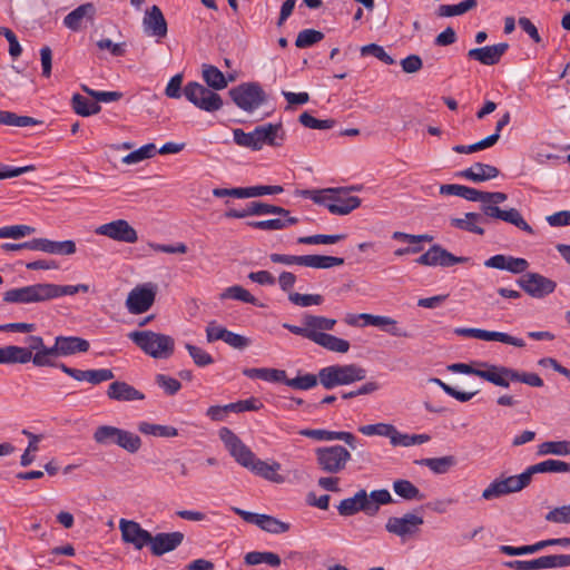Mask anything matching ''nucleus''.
Returning <instances> with one entry per match:
<instances>
[{
  "label": "nucleus",
  "mask_w": 570,
  "mask_h": 570,
  "mask_svg": "<svg viewBox=\"0 0 570 570\" xmlns=\"http://www.w3.org/2000/svg\"><path fill=\"white\" fill-rule=\"evenodd\" d=\"M367 372L358 364H334L322 367L318 373L298 374L294 379L285 380V384L294 390L307 391L315 387L318 382L325 390L336 386L350 385L366 379Z\"/></svg>",
  "instance_id": "obj_1"
},
{
  "label": "nucleus",
  "mask_w": 570,
  "mask_h": 570,
  "mask_svg": "<svg viewBox=\"0 0 570 570\" xmlns=\"http://www.w3.org/2000/svg\"><path fill=\"white\" fill-rule=\"evenodd\" d=\"M570 463L549 459L528 466L521 474L493 480L482 492V499L490 501L503 495L519 492L527 488L537 473H567Z\"/></svg>",
  "instance_id": "obj_2"
},
{
  "label": "nucleus",
  "mask_w": 570,
  "mask_h": 570,
  "mask_svg": "<svg viewBox=\"0 0 570 570\" xmlns=\"http://www.w3.org/2000/svg\"><path fill=\"white\" fill-rule=\"evenodd\" d=\"M302 195L315 204L325 206L334 215H347L361 206V199L351 196L345 188L303 190Z\"/></svg>",
  "instance_id": "obj_3"
},
{
  "label": "nucleus",
  "mask_w": 570,
  "mask_h": 570,
  "mask_svg": "<svg viewBox=\"0 0 570 570\" xmlns=\"http://www.w3.org/2000/svg\"><path fill=\"white\" fill-rule=\"evenodd\" d=\"M507 198V194L501 191H482L480 203L481 210L484 214V216L489 218L503 220L525 232L529 235H533V228L525 222V219L518 209L510 208L505 210L498 207V204L505 202Z\"/></svg>",
  "instance_id": "obj_4"
},
{
  "label": "nucleus",
  "mask_w": 570,
  "mask_h": 570,
  "mask_svg": "<svg viewBox=\"0 0 570 570\" xmlns=\"http://www.w3.org/2000/svg\"><path fill=\"white\" fill-rule=\"evenodd\" d=\"M92 439L99 445H118L128 453L138 452L142 444L138 434L112 425H99L95 430Z\"/></svg>",
  "instance_id": "obj_5"
},
{
  "label": "nucleus",
  "mask_w": 570,
  "mask_h": 570,
  "mask_svg": "<svg viewBox=\"0 0 570 570\" xmlns=\"http://www.w3.org/2000/svg\"><path fill=\"white\" fill-rule=\"evenodd\" d=\"M128 337L147 355L154 358H167L174 352V338L153 331H135Z\"/></svg>",
  "instance_id": "obj_6"
},
{
  "label": "nucleus",
  "mask_w": 570,
  "mask_h": 570,
  "mask_svg": "<svg viewBox=\"0 0 570 570\" xmlns=\"http://www.w3.org/2000/svg\"><path fill=\"white\" fill-rule=\"evenodd\" d=\"M315 455L318 468L328 474L341 473L352 458L350 451L342 445L318 448Z\"/></svg>",
  "instance_id": "obj_7"
},
{
  "label": "nucleus",
  "mask_w": 570,
  "mask_h": 570,
  "mask_svg": "<svg viewBox=\"0 0 570 570\" xmlns=\"http://www.w3.org/2000/svg\"><path fill=\"white\" fill-rule=\"evenodd\" d=\"M234 104L244 111H254L266 100V94L257 82H244L229 90Z\"/></svg>",
  "instance_id": "obj_8"
},
{
  "label": "nucleus",
  "mask_w": 570,
  "mask_h": 570,
  "mask_svg": "<svg viewBox=\"0 0 570 570\" xmlns=\"http://www.w3.org/2000/svg\"><path fill=\"white\" fill-rule=\"evenodd\" d=\"M269 259L276 264H284L287 266L299 265L312 268L327 269L344 264V258L325 255H286L273 253L269 255Z\"/></svg>",
  "instance_id": "obj_9"
},
{
  "label": "nucleus",
  "mask_w": 570,
  "mask_h": 570,
  "mask_svg": "<svg viewBox=\"0 0 570 570\" xmlns=\"http://www.w3.org/2000/svg\"><path fill=\"white\" fill-rule=\"evenodd\" d=\"M183 92L188 101L204 111L214 112L223 107L222 97L199 82H188Z\"/></svg>",
  "instance_id": "obj_10"
},
{
  "label": "nucleus",
  "mask_w": 570,
  "mask_h": 570,
  "mask_svg": "<svg viewBox=\"0 0 570 570\" xmlns=\"http://www.w3.org/2000/svg\"><path fill=\"white\" fill-rule=\"evenodd\" d=\"M219 438L235 461L242 466L249 469L256 459L253 451L228 428L219 430Z\"/></svg>",
  "instance_id": "obj_11"
},
{
  "label": "nucleus",
  "mask_w": 570,
  "mask_h": 570,
  "mask_svg": "<svg viewBox=\"0 0 570 570\" xmlns=\"http://www.w3.org/2000/svg\"><path fill=\"white\" fill-rule=\"evenodd\" d=\"M514 570H539L570 567V554H549L533 560H513L503 563Z\"/></svg>",
  "instance_id": "obj_12"
},
{
  "label": "nucleus",
  "mask_w": 570,
  "mask_h": 570,
  "mask_svg": "<svg viewBox=\"0 0 570 570\" xmlns=\"http://www.w3.org/2000/svg\"><path fill=\"white\" fill-rule=\"evenodd\" d=\"M156 297V285L147 283L132 288L126 299V307L131 314L147 312L154 304Z\"/></svg>",
  "instance_id": "obj_13"
},
{
  "label": "nucleus",
  "mask_w": 570,
  "mask_h": 570,
  "mask_svg": "<svg viewBox=\"0 0 570 570\" xmlns=\"http://www.w3.org/2000/svg\"><path fill=\"white\" fill-rule=\"evenodd\" d=\"M448 370L453 373L475 375L492 383L493 385L503 383L498 375L499 365L490 364L488 362H474L472 364L453 363L448 366Z\"/></svg>",
  "instance_id": "obj_14"
},
{
  "label": "nucleus",
  "mask_w": 570,
  "mask_h": 570,
  "mask_svg": "<svg viewBox=\"0 0 570 570\" xmlns=\"http://www.w3.org/2000/svg\"><path fill=\"white\" fill-rule=\"evenodd\" d=\"M517 284L531 297L543 298L554 292L557 283L539 273L522 275Z\"/></svg>",
  "instance_id": "obj_15"
},
{
  "label": "nucleus",
  "mask_w": 570,
  "mask_h": 570,
  "mask_svg": "<svg viewBox=\"0 0 570 570\" xmlns=\"http://www.w3.org/2000/svg\"><path fill=\"white\" fill-rule=\"evenodd\" d=\"M469 261L470 257L455 256L440 245L431 246L428 252L415 259L419 265L441 267H451Z\"/></svg>",
  "instance_id": "obj_16"
},
{
  "label": "nucleus",
  "mask_w": 570,
  "mask_h": 570,
  "mask_svg": "<svg viewBox=\"0 0 570 570\" xmlns=\"http://www.w3.org/2000/svg\"><path fill=\"white\" fill-rule=\"evenodd\" d=\"M233 511L239 515L245 522L252 523L261 528L262 530L273 533L279 534L285 533L289 530L291 525L286 522H283L275 517L268 514H259L249 511H245L240 508H233Z\"/></svg>",
  "instance_id": "obj_17"
},
{
  "label": "nucleus",
  "mask_w": 570,
  "mask_h": 570,
  "mask_svg": "<svg viewBox=\"0 0 570 570\" xmlns=\"http://www.w3.org/2000/svg\"><path fill=\"white\" fill-rule=\"evenodd\" d=\"M119 530L121 540L125 543L131 544L136 550H141L150 546L153 534L145 530L140 523L134 520L120 519Z\"/></svg>",
  "instance_id": "obj_18"
},
{
  "label": "nucleus",
  "mask_w": 570,
  "mask_h": 570,
  "mask_svg": "<svg viewBox=\"0 0 570 570\" xmlns=\"http://www.w3.org/2000/svg\"><path fill=\"white\" fill-rule=\"evenodd\" d=\"M96 234L109 237L117 242L136 243L138 240L137 232L125 219H117L110 223L100 225L96 228Z\"/></svg>",
  "instance_id": "obj_19"
},
{
  "label": "nucleus",
  "mask_w": 570,
  "mask_h": 570,
  "mask_svg": "<svg viewBox=\"0 0 570 570\" xmlns=\"http://www.w3.org/2000/svg\"><path fill=\"white\" fill-rule=\"evenodd\" d=\"M3 301L18 304L46 302L45 283L9 289L3 294Z\"/></svg>",
  "instance_id": "obj_20"
},
{
  "label": "nucleus",
  "mask_w": 570,
  "mask_h": 570,
  "mask_svg": "<svg viewBox=\"0 0 570 570\" xmlns=\"http://www.w3.org/2000/svg\"><path fill=\"white\" fill-rule=\"evenodd\" d=\"M375 505L368 502V494L366 490L357 491L353 497L343 499L337 505V511L342 517H351L360 511L367 515L375 514Z\"/></svg>",
  "instance_id": "obj_21"
},
{
  "label": "nucleus",
  "mask_w": 570,
  "mask_h": 570,
  "mask_svg": "<svg viewBox=\"0 0 570 570\" xmlns=\"http://www.w3.org/2000/svg\"><path fill=\"white\" fill-rule=\"evenodd\" d=\"M57 367L76 381L88 382L92 385H98L115 377L114 372L109 368L78 370L69 367L65 363H59Z\"/></svg>",
  "instance_id": "obj_22"
},
{
  "label": "nucleus",
  "mask_w": 570,
  "mask_h": 570,
  "mask_svg": "<svg viewBox=\"0 0 570 570\" xmlns=\"http://www.w3.org/2000/svg\"><path fill=\"white\" fill-rule=\"evenodd\" d=\"M423 522L422 517L413 513H406L401 518L391 517L385 524V529L390 533L405 538L406 535L414 534Z\"/></svg>",
  "instance_id": "obj_23"
},
{
  "label": "nucleus",
  "mask_w": 570,
  "mask_h": 570,
  "mask_svg": "<svg viewBox=\"0 0 570 570\" xmlns=\"http://www.w3.org/2000/svg\"><path fill=\"white\" fill-rule=\"evenodd\" d=\"M551 546L569 548L570 547V538L563 537V538H557V539H547V540L538 541L533 544L521 546V547L500 546L499 551L507 556H524V554H532V553L539 552V551H541L548 547H551Z\"/></svg>",
  "instance_id": "obj_24"
},
{
  "label": "nucleus",
  "mask_w": 570,
  "mask_h": 570,
  "mask_svg": "<svg viewBox=\"0 0 570 570\" xmlns=\"http://www.w3.org/2000/svg\"><path fill=\"white\" fill-rule=\"evenodd\" d=\"M184 538V533L179 531L159 532L155 535H151L149 546L150 552L156 557L171 552L183 543Z\"/></svg>",
  "instance_id": "obj_25"
},
{
  "label": "nucleus",
  "mask_w": 570,
  "mask_h": 570,
  "mask_svg": "<svg viewBox=\"0 0 570 570\" xmlns=\"http://www.w3.org/2000/svg\"><path fill=\"white\" fill-rule=\"evenodd\" d=\"M498 375L503 383L497 384L495 386L504 389H508L511 382H520L533 387L543 386V380L535 373L519 372L514 368L499 365Z\"/></svg>",
  "instance_id": "obj_26"
},
{
  "label": "nucleus",
  "mask_w": 570,
  "mask_h": 570,
  "mask_svg": "<svg viewBox=\"0 0 570 570\" xmlns=\"http://www.w3.org/2000/svg\"><path fill=\"white\" fill-rule=\"evenodd\" d=\"M142 28L146 35L165 38L167 35V21L158 6H153L146 10L142 19Z\"/></svg>",
  "instance_id": "obj_27"
},
{
  "label": "nucleus",
  "mask_w": 570,
  "mask_h": 570,
  "mask_svg": "<svg viewBox=\"0 0 570 570\" xmlns=\"http://www.w3.org/2000/svg\"><path fill=\"white\" fill-rule=\"evenodd\" d=\"M508 48L509 46L505 42L481 48H473L468 51V57L470 59L480 61L482 65L493 66L500 61L501 57L505 53Z\"/></svg>",
  "instance_id": "obj_28"
},
{
  "label": "nucleus",
  "mask_w": 570,
  "mask_h": 570,
  "mask_svg": "<svg viewBox=\"0 0 570 570\" xmlns=\"http://www.w3.org/2000/svg\"><path fill=\"white\" fill-rule=\"evenodd\" d=\"M255 135L258 137L261 149L264 145L279 147L285 140V130L282 122L257 126Z\"/></svg>",
  "instance_id": "obj_29"
},
{
  "label": "nucleus",
  "mask_w": 570,
  "mask_h": 570,
  "mask_svg": "<svg viewBox=\"0 0 570 570\" xmlns=\"http://www.w3.org/2000/svg\"><path fill=\"white\" fill-rule=\"evenodd\" d=\"M53 346L58 356H69L88 352L90 344L87 340L78 336H57Z\"/></svg>",
  "instance_id": "obj_30"
},
{
  "label": "nucleus",
  "mask_w": 570,
  "mask_h": 570,
  "mask_svg": "<svg viewBox=\"0 0 570 570\" xmlns=\"http://www.w3.org/2000/svg\"><path fill=\"white\" fill-rule=\"evenodd\" d=\"M499 174V169L492 165L475 163L471 167L459 171L456 176L473 183H482L498 177Z\"/></svg>",
  "instance_id": "obj_31"
},
{
  "label": "nucleus",
  "mask_w": 570,
  "mask_h": 570,
  "mask_svg": "<svg viewBox=\"0 0 570 570\" xmlns=\"http://www.w3.org/2000/svg\"><path fill=\"white\" fill-rule=\"evenodd\" d=\"M107 395L109 399L116 401H140L145 399V395L140 391L120 381L112 382L109 385Z\"/></svg>",
  "instance_id": "obj_32"
},
{
  "label": "nucleus",
  "mask_w": 570,
  "mask_h": 570,
  "mask_svg": "<svg viewBox=\"0 0 570 570\" xmlns=\"http://www.w3.org/2000/svg\"><path fill=\"white\" fill-rule=\"evenodd\" d=\"M36 250L53 255H72L76 253V243L73 240H50L48 238H37Z\"/></svg>",
  "instance_id": "obj_33"
},
{
  "label": "nucleus",
  "mask_w": 570,
  "mask_h": 570,
  "mask_svg": "<svg viewBox=\"0 0 570 570\" xmlns=\"http://www.w3.org/2000/svg\"><path fill=\"white\" fill-rule=\"evenodd\" d=\"M95 13L96 8L92 3L81 4L65 17L63 24L72 31H78L81 28L82 20H92Z\"/></svg>",
  "instance_id": "obj_34"
},
{
  "label": "nucleus",
  "mask_w": 570,
  "mask_h": 570,
  "mask_svg": "<svg viewBox=\"0 0 570 570\" xmlns=\"http://www.w3.org/2000/svg\"><path fill=\"white\" fill-rule=\"evenodd\" d=\"M483 223H485L484 214L479 213H465L463 218H451L450 220L451 226L478 235L484 234V229L481 227Z\"/></svg>",
  "instance_id": "obj_35"
},
{
  "label": "nucleus",
  "mask_w": 570,
  "mask_h": 570,
  "mask_svg": "<svg viewBox=\"0 0 570 570\" xmlns=\"http://www.w3.org/2000/svg\"><path fill=\"white\" fill-rule=\"evenodd\" d=\"M31 360V352L24 347L8 345L0 347V364H26Z\"/></svg>",
  "instance_id": "obj_36"
},
{
  "label": "nucleus",
  "mask_w": 570,
  "mask_h": 570,
  "mask_svg": "<svg viewBox=\"0 0 570 570\" xmlns=\"http://www.w3.org/2000/svg\"><path fill=\"white\" fill-rule=\"evenodd\" d=\"M243 374L248 379H258L265 382L285 384L286 372L284 370L269 368V367H252L244 368Z\"/></svg>",
  "instance_id": "obj_37"
},
{
  "label": "nucleus",
  "mask_w": 570,
  "mask_h": 570,
  "mask_svg": "<svg viewBox=\"0 0 570 570\" xmlns=\"http://www.w3.org/2000/svg\"><path fill=\"white\" fill-rule=\"evenodd\" d=\"M298 223L296 217L287 215V217L278 216L277 218L266 220H252L247 225L254 229L261 230H281Z\"/></svg>",
  "instance_id": "obj_38"
},
{
  "label": "nucleus",
  "mask_w": 570,
  "mask_h": 570,
  "mask_svg": "<svg viewBox=\"0 0 570 570\" xmlns=\"http://www.w3.org/2000/svg\"><path fill=\"white\" fill-rule=\"evenodd\" d=\"M440 194L462 197L470 202H480L482 191L472 187L458 184H445L440 186Z\"/></svg>",
  "instance_id": "obj_39"
},
{
  "label": "nucleus",
  "mask_w": 570,
  "mask_h": 570,
  "mask_svg": "<svg viewBox=\"0 0 570 570\" xmlns=\"http://www.w3.org/2000/svg\"><path fill=\"white\" fill-rule=\"evenodd\" d=\"M202 75L207 88L209 89L222 90L228 85L226 76L213 65L204 63L202 67Z\"/></svg>",
  "instance_id": "obj_40"
},
{
  "label": "nucleus",
  "mask_w": 570,
  "mask_h": 570,
  "mask_svg": "<svg viewBox=\"0 0 570 570\" xmlns=\"http://www.w3.org/2000/svg\"><path fill=\"white\" fill-rule=\"evenodd\" d=\"M313 342L331 352L347 353L350 342L332 334H315Z\"/></svg>",
  "instance_id": "obj_41"
},
{
  "label": "nucleus",
  "mask_w": 570,
  "mask_h": 570,
  "mask_svg": "<svg viewBox=\"0 0 570 570\" xmlns=\"http://www.w3.org/2000/svg\"><path fill=\"white\" fill-rule=\"evenodd\" d=\"M279 469V463L274 462L273 464H268L256 458L248 470L266 480L282 482V476L277 474Z\"/></svg>",
  "instance_id": "obj_42"
},
{
  "label": "nucleus",
  "mask_w": 570,
  "mask_h": 570,
  "mask_svg": "<svg viewBox=\"0 0 570 570\" xmlns=\"http://www.w3.org/2000/svg\"><path fill=\"white\" fill-rule=\"evenodd\" d=\"M302 321L304 325H307L308 331L314 334H325L324 331H332L336 324L334 318L311 314H305Z\"/></svg>",
  "instance_id": "obj_43"
},
{
  "label": "nucleus",
  "mask_w": 570,
  "mask_h": 570,
  "mask_svg": "<svg viewBox=\"0 0 570 570\" xmlns=\"http://www.w3.org/2000/svg\"><path fill=\"white\" fill-rule=\"evenodd\" d=\"M71 106L75 112L82 117L96 115L101 110V107L97 101H92L79 94H75L72 96Z\"/></svg>",
  "instance_id": "obj_44"
},
{
  "label": "nucleus",
  "mask_w": 570,
  "mask_h": 570,
  "mask_svg": "<svg viewBox=\"0 0 570 570\" xmlns=\"http://www.w3.org/2000/svg\"><path fill=\"white\" fill-rule=\"evenodd\" d=\"M417 464L429 468L435 474H444L455 465L456 461L453 456L426 458L416 461Z\"/></svg>",
  "instance_id": "obj_45"
},
{
  "label": "nucleus",
  "mask_w": 570,
  "mask_h": 570,
  "mask_svg": "<svg viewBox=\"0 0 570 570\" xmlns=\"http://www.w3.org/2000/svg\"><path fill=\"white\" fill-rule=\"evenodd\" d=\"M138 431L158 438H175L178 435V430L171 425L154 424L146 421L138 423Z\"/></svg>",
  "instance_id": "obj_46"
},
{
  "label": "nucleus",
  "mask_w": 570,
  "mask_h": 570,
  "mask_svg": "<svg viewBox=\"0 0 570 570\" xmlns=\"http://www.w3.org/2000/svg\"><path fill=\"white\" fill-rule=\"evenodd\" d=\"M394 492L404 500L412 501L417 500L421 501L424 499V494L421 493L419 488H416L409 480L400 479L393 482Z\"/></svg>",
  "instance_id": "obj_47"
},
{
  "label": "nucleus",
  "mask_w": 570,
  "mask_h": 570,
  "mask_svg": "<svg viewBox=\"0 0 570 570\" xmlns=\"http://www.w3.org/2000/svg\"><path fill=\"white\" fill-rule=\"evenodd\" d=\"M476 0H463L456 4H441L438 9L439 17H454L461 16L465 12L476 8Z\"/></svg>",
  "instance_id": "obj_48"
},
{
  "label": "nucleus",
  "mask_w": 570,
  "mask_h": 570,
  "mask_svg": "<svg viewBox=\"0 0 570 570\" xmlns=\"http://www.w3.org/2000/svg\"><path fill=\"white\" fill-rule=\"evenodd\" d=\"M245 563L248 566H257L261 563H267L271 567H278L281 564V558L278 554L269 551H252L246 553Z\"/></svg>",
  "instance_id": "obj_49"
},
{
  "label": "nucleus",
  "mask_w": 570,
  "mask_h": 570,
  "mask_svg": "<svg viewBox=\"0 0 570 570\" xmlns=\"http://www.w3.org/2000/svg\"><path fill=\"white\" fill-rule=\"evenodd\" d=\"M249 216H262V215H277L287 217L289 212L281 206L266 204L263 202H250L247 204Z\"/></svg>",
  "instance_id": "obj_50"
},
{
  "label": "nucleus",
  "mask_w": 570,
  "mask_h": 570,
  "mask_svg": "<svg viewBox=\"0 0 570 570\" xmlns=\"http://www.w3.org/2000/svg\"><path fill=\"white\" fill-rule=\"evenodd\" d=\"M479 340L489 341V342L490 341L501 342V343L509 344V345H512L515 347H524L525 346V342L522 338L511 336L508 333L487 331V330H482V328L480 331Z\"/></svg>",
  "instance_id": "obj_51"
},
{
  "label": "nucleus",
  "mask_w": 570,
  "mask_h": 570,
  "mask_svg": "<svg viewBox=\"0 0 570 570\" xmlns=\"http://www.w3.org/2000/svg\"><path fill=\"white\" fill-rule=\"evenodd\" d=\"M540 455H570V441H547L538 446Z\"/></svg>",
  "instance_id": "obj_52"
},
{
  "label": "nucleus",
  "mask_w": 570,
  "mask_h": 570,
  "mask_svg": "<svg viewBox=\"0 0 570 570\" xmlns=\"http://www.w3.org/2000/svg\"><path fill=\"white\" fill-rule=\"evenodd\" d=\"M428 434H406L395 430L394 436H392V445L394 446H412L416 444H423L430 441Z\"/></svg>",
  "instance_id": "obj_53"
},
{
  "label": "nucleus",
  "mask_w": 570,
  "mask_h": 570,
  "mask_svg": "<svg viewBox=\"0 0 570 570\" xmlns=\"http://www.w3.org/2000/svg\"><path fill=\"white\" fill-rule=\"evenodd\" d=\"M376 327H380L384 332L389 333L393 336L399 337H410L411 335L403 328L397 325V322L390 316H376Z\"/></svg>",
  "instance_id": "obj_54"
},
{
  "label": "nucleus",
  "mask_w": 570,
  "mask_h": 570,
  "mask_svg": "<svg viewBox=\"0 0 570 570\" xmlns=\"http://www.w3.org/2000/svg\"><path fill=\"white\" fill-rule=\"evenodd\" d=\"M223 299L232 298L244 303L257 305V298L239 285L227 287L220 295Z\"/></svg>",
  "instance_id": "obj_55"
},
{
  "label": "nucleus",
  "mask_w": 570,
  "mask_h": 570,
  "mask_svg": "<svg viewBox=\"0 0 570 570\" xmlns=\"http://www.w3.org/2000/svg\"><path fill=\"white\" fill-rule=\"evenodd\" d=\"M396 428L392 424L387 423H376V424H368V425H362L358 428V431L367 436L372 435H381L386 436L392 442V436L395 434Z\"/></svg>",
  "instance_id": "obj_56"
},
{
  "label": "nucleus",
  "mask_w": 570,
  "mask_h": 570,
  "mask_svg": "<svg viewBox=\"0 0 570 570\" xmlns=\"http://www.w3.org/2000/svg\"><path fill=\"white\" fill-rule=\"evenodd\" d=\"M234 141L240 146L252 150H261L258 137L255 135V129L250 132H245L240 128L233 130Z\"/></svg>",
  "instance_id": "obj_57"
},
{
  "label": "nucleus",
  "mask_w": 570,
  "mask_h": 570,
  "mask_svg": "<svg viewBox=\"0 0 570 570\" xmlns=\"http://www.w3.org/2000/svg\"><path fill=\"white\" fill-rule=\"evenodd\" d=\"M155 154L156 146L154 144H147L126 155L122 158V163L126 165L138 164L145 159L151 158Z\"/></svg>",
  "instance_id": "obj_58"
},
{
  "label": "nucleus",
  "mask_w": 570,
  "mask_h": 570,
  "mask_svg": "<svg viewBox=\"0 0 570 570\" xmlns=\"http://www.w3.org/2000/svg\"><path fill=\"white\" fill-rule=\"evenodd\" d=\"M498 141V134H492L484 139L472 144V145H456L453 147V150L458 154H472L479 150H483L485 148L492 147Z\"/></svg>",
  "instance_id": "obj_59"
},
{
  "label": "nucleus",
  "mask_w": 570,
  "mask_h": 570,
  "mask_svg": "<svg viewBox=\"0 0 570 570\" xmlns=\"http://www.w3.org/2000/svg\"><path fill=\"white\" fill-rule=\"evenodd\" d=\"M36 229L29 225H11L0 227V238L20 239L33 234Z\"/></svg>",
  "instance_id": "obj_60"
},
{
  "label": "nucleus",
  "mask_w": 570,
  "mask_h": 570,
  "mask_svg": "<svg viewBox=\"0 0 570 570\" xmlns=\"http://www.w3.org/2000/svg\"><path fill=\"white\" fill-rule=\"evenodd\" d=\"M46 302L66 295H75L78 293L77 285H58L45 283Z\"/></svg>",
  "instance_id": "obj_61"
},
{
  "label": "nucleus",
  "mask_w": 570,
  "mask_h": 570,
  "mask_svg": "<svg viewBox=\"0 0 570 570\" xmlns=\"http://www.w3.org/2000/svg\"><path fill=\"white\" fill-rule=\"evenodd\" d=\"M299 122L306 128L320 130L332 129L335 126L334 119H317L307 111L299 115Z\"/></svg>",
  "instance_id": "obj_62"
},
{
  "label": "nucleus",
  "mask_w": 570,
  "mask_h": 570,
  "mask_svg": "<svg viewBox=\"0 0 570 570\" xmlns=\"http://www.w3.org/2000/svg\"><path fill=\"white\" fill-rule=\"evenodd\" d=\"M57 352L55 346L51 347H43L39 351H37L35 354L31 353V360L33 365L36 366H56L59 365V363H55L52 361L53 357H57Z\"/></svg>",
  "instance_id": "obj_63"
},
{
  "label": "nucleus",
  "mask_w": 570,
  "mask_h": 570,
  "mask_svg": "<svg viewBox=\"0 0 570 570\" xmlns=\"http://www.w3.org/2000/svg\"><path fill=\"white\" fill-rule=\"evenodd\" d=\"M323 38L324 35L321 31L314 29H304L298 32L295 40V46L297 48H308L321 41Z\"/></svg>",
  "instance_id": "obj_64"
}]
</instances>
